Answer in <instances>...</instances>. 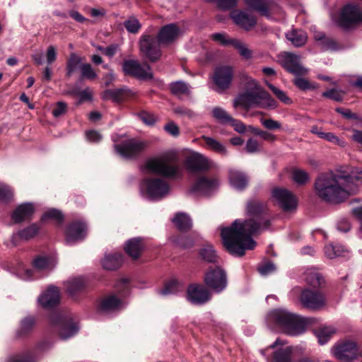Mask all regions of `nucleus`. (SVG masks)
<instances>
[{
  "label": "nucleus",
  "instance_id": "1",
  "mask_svg": "<svg viewBox=\"0 0 362 362\" xmlns=\"http://www.w3.org/2000/svg\"><path fill=\"white\" fill-rule=\"evenodd\" d=\"M267 211V206L263 202L250 200L246 205L247 218L244 221L235 220L230 227L221 229L223 243L230 253L243 256L246 250L255 248L256 243L251 235L260 233L270 224Z\"/></svg>",
  "mask_w": 362,
  "mask_h": 362
},
{
  "label": "nucleus",
  "instance_id": "2",
  "mask_svg": "<svg viewBox=\"0 0 362 362\" xmlns=\"http://www.w3.org/2000/svg\"><path fill=\"white\" fill-rule=\"evenodd\" d=\"M350 179L342 172L322 173L315 182V193L329 203H341L354 194L355 188L350 184Z\"/></svg>",
  "mask_w": 362,
  "mask_h": 362
},
{
  "label": "nucleus",
  "instance_id": "3",
  "mask_svg": "<svg viewBox=\"0 0 362 362\" xmlns=\"http://www.w3.org/2000/svg\"><path fill=\"white\" fill-rule=\"evenodd\" d=\"M143 170L174 179L182 176V168L178 164V155L174 151L147 160L144 164Z\"/></svg>",
  "mask_w": 362,
  "mask_h": 362
},
{
  "label": "nucleus",
  "instance_id": "4",
  "mask_svg": "<svg viewBox=\"0 0 362 362\" xmlns=\"http://www.w3.org/2000/svg\"><path fill=\"white\" fill-rule=\"evenodd\" d=\"M267 322L269 326H277L291 336L301 334L306 329L303 318L283 308L271 311L267 316Z\"/></svg>",
  "mask_w": 362,
  "mask_h": 362
},
{
  "label": "nucleus",
  "instance_id": "5",
  "mask_svg": "<svg viewBox=\"0 0 362 362\" xmlns=\"http://www.w3.org/2000/svg\"><path fill=\"white\" fill-rule=\"evenodd\" d=\"M233 106L234 107L242 106L247 109L251 107L275 108L276 102L266 91L257 90L240 95L234 100Z\"/></svg>",
  "mask_w": 362,
  "mask_h": 362
},
{
  "label": "nucleus",
  "instance_id": "6",
  "mask_svg": "<svg viewBox=\"0 0 362 362\" xmlns=\"http://www.w3.org/2000/svg\"><path fill=\"white\" fill-rule=\"evenodd\" d=\"M55 262L49 257L40 256L33 262V269L27 268L24 264L20 263L16 274L23 280H31L40 277L41 273L47 274L54 269Z\"/></svg>",
  "mask_w": 362,
  "mask_h": 362
},
{
  "label": "nucleus",
  "instance_id": "7",
  "mask_svg": "<svg viewBox=\"0 0 362 362\" xmlns=\"http://www.w3.org/2000/svg\"><path fill=\"white\" fill-rule=\"evenodd\" d=\"M170 192L169 183L162 178H148L144 180L140 184L141 195L149 200H160Z\"/></svg>",
  "mask_w": 362,
  "mask_h": 362
},
{
  "label": "nucleus",
  "instance_id": "8",
  "mask_svg": "<svg viewBox=\"0 0 362 362\" xmlns=\"http://www.w3.org/2000/svg\"><path fill=\"white\" fill-rule=\"evenodd\" d=\"M117 288L123 290L124 293H120L119 296L110 295L104 298L100 305L99 310L103 313H112L119 311L123 309L127 303L124 297L129 293V282L127 279H122L117 284Z\"/></svg>",
  "mask_w": 362,
  "mask_h": 362
},
{
  "label": "nucleus",
  "instance_id": "9",
  "mask_svg": "<svg viewBox=\"0 0 362 362\" xmlns=\"http://www.w3.org/2000/svg\"><path fill=\"white\" fill-rule=\"evenodd\" d=\"M260 352L265 356H272L273 362H293V347L286 340L279 338Z\"/></svg>",
  "mask_w": 362,
  "mask_h": 362
},
{
  "label": "nucleus",
  "instance_id": "10",
  "mask_svg": "<svg viewBox=\"0 0 362 362\" xmlns=\"http://www.w3.org/2000/svg\"><path fill=\"white\" fill-rule=\"evenodd\" d=\"M360 23H362V11L357 6L351 4L341 8L337 20V25L344 29Z\"/></svg>",
  "mask_w": 362,
  "mask_h": 362
},
{
  "label": "nucleus",
  "instance_id": "11",
  "mask_svg": "<svg viewBox=\"0 0 362 362\" xmlns=\"http://www.w3.org/2000/svg\"><path fill=\"white\" fill-rule=\"evenodd\" d=\"M293 292H300V303L307 309L316 310L325 305V296L319 291L308 288L300 290L299 288H296Z\"/></svg>",
  "mask_w": 362,
  "mask_h": 362
},
{
  "label": "nucleus",
  "instance_id": "12",
  "mask_svg": "<svg viewBox=\"0 0 362 362\" xmlns=\"http://www.w3.org/2000/svg\"><path fill=\"white\" fill-rule=\"evenodd\" d=\"M160 45L153 36L144 34L139 40L140 52L150 62H156L161 56Z\"/></svg>",
  "mask_w": 362,
  "mask_h": 362
},
{
  "label": "nucleus",
  "instance_id": "13",
  "mask_svg": "<svg viewBox=\"0 0 362 362\" xmlns=\"http://www.w3.org/2000/svg\"><path fill=\"white\" fill-rule=\"evenodd\" d=\"M116 152L124 158H132L141 153L147 146V142L136 139H128L119 144H115Z\"/></svg>",
  "mask_w": 362,
  "mask_h": 362
},
{
  "label": "nucleus",
  "instance_id": "14",
  "mask_svg": "<svg viewBox=\"0 0 362 362\" xmlns=\"http://www.w3.org/2000/svg\"><path fill=\"white\" fill-rule=\"evenodd\" d=\"M206 285L216 293L223 291L227 286V276L225 271L219 267H211L205 274Z\"/></svg>",
  "mask_w": 362,
  "mask_h": 362
},
{
  "label": "nucleus",
  "instance_id": "15",
  "mask_svg": "<svg viewBox=\"0 0 362 362\" xmlns=\"http://www.w3.org/2000/svg\"><path fill=\"white\" fill-rule=\"evenodd\" d=\"M272 197L284 211H291L297 207L296 197L287 189L274 188L272 192Z\"/></svg>",
  "mask_w": 362,
  "mask_h": 362
},
{
  "label": "nucleus",
  "instance_id": "16",
  "mask_svg": "<svg viewBox=\"0 0 362 362\" xmlns=\"http://www.w3.org/2000/svg\"><path fill=\"white\" fill-rule=\"evenodd\" d=\"M280 64L288 72L295 75L302 76L307 74L308 70L300 64L299 56L291 52H282L278 56Z\"/></svg>",
  "mask_w": 362,
  "mask_h": 362
},
{
  "label": "nucleus",
  "instance_id": "17",
  "mask_svg": "<svg viewBox=\"0 0 362 362\" xmlns=\"http://www.w3.org/2000/svg\"><path fill=\"white\" fill-rule=\"evenodd\" d=\"M332 351L337 358L344 362H348L358 355L356 344L351 340L339 342L332 348Z\"/></svg>",
  "mask_w": 362,
  "mask_h": 362
},
{
  "label": "nucleus",
  "instance_id": "18",
  "mask_svg": "<svg viewBox=\"0 0 362 362\" xmlns=\"http://www.w3.org/2000/svg\"><path fill=\"white\" fill-rule=\"evenodd\" d=\"M233 78V69L229 66L217 67L212 76V80L216 86V90L222 92L228 89Z\"/></svg>",
  "mask_w": 362,
  "mask_h": 362
},
{
  "label": "nucleus",
  "instance_id": "19",
  "mask_svg": "<svg viewBox=\"0 0 362 362\" xmlns=\"http://www.w3.org/2000/svg\"><path fill=\"white\" fill-rule=\"evenodd\" d=\"M122 70L125 75L132 76L139 79H150L153 75L149 65H141L136 60H126L122 65Z\"/></svg>",
  "mask_w": 362,
  "mask_h": 362
},
{
  "label": "nucleus",
  "instance_id": "20",
  "mask_svg": "<svg viewBox=\"0 0 362 362\" xmlns=\"http://www.w3.org/2000/svg\"><path fill=\"white\" fill-rule=\"evenodd\" d=\"M212 162L205 156L192 152L185 159V165L190 172H199L206 170L211 168Z\"/></svg>",
  "mask_w": 362,
  "mask_h": 362
},
{
  "label": "nucleus",
  "instance_id": "21",
  "mask_svg": "<svg viewBox=\"0 0 362 362\" xmlns=\"http://www.w3.org/2000/svg\"><path fill=\"white\" fill-rule=\"evenodd\" d=\"M60 301V293L58 288L49 286L38 297V303L44 308H51Z\"/></svg>",
  "mask_w": 362,
  "mask_h": 362
},
{
  "label": "nucleus",
  "instance_id": "22",
  "mask_svg": "<svg viewBox=\"0 0 362 362\" xmlns=\"http://www.w3.org/2000/svg\"><path fill=\"white\" fill-rule=\"evenodd\" d=\"M219 182L216 178L200 177L192 187V191L204 195H208L217 189Z\"/></svg>",
  "mask_w": 362,
  "mask_h": 362
},
{
  "label": "nucleus",
  "instance_id": "23",
  "mask_svg": "<svg viewBox=\"0 0 362 362\" xmlns=\"http://www.w3.org/2000/svg\"><path fill=\"white\" fill-rule=\"evenodd\" d=\"M86 233L87 227L84 222H73L66 230V241L68 244H72L83 239Z\"/></svg>",
  "mask_w": 362,
  "mask_h": 362
},
{
  "label": "nucleus",
  "instance_id": "24",
  "mask_svg": "<svg viewBox=\"0 0 362 362\" xmlns=\"http://www.w3.org/2000/svg\"><path fill=\"white\" fill-rule=\"evenodd\" d=\"M230 17L236 25L246 30H250L257 23L255 17L246 11H233L230 13Z\"/></svg>",
  "mask_w": 362,
  "mask_h": 362
},
{
  "label": "nucleus",
  "instance_id": "25",
  "mask_svg": "<svg viewBox=\"0 0 362 362\" xmlns=\"http://www.w3.org/2000/svg\"><path fill=\"white\" fill-rule=\"evenodd\" d=\"M211 298L210 292L204 286H190L187 291V300L194 304H202Z\"/></svg>",
  "mask_w": 362,
  "mask_h": 362
},
{
  "label": "nucleus",
  "instance_id": "26",
  "mask_svg": "<svg viewBox=\"0 0 362 362\" xmlns=\"http://www.w3.org/2000/svg\"><path fill=\"white\" fill-rule=\"evenodd\" d=\"M40 228V223H34L19 230L11 236L13 245H17L19 240H29L35 238L39 233Z\"/></svg>",
  "mask_w": 362,
  "mask_h": 362
},
{
  "label": "nucleus",
  "instance_id": "27",
  "mask_svg": "<svg viewBox=\"0 0 362 362\" xmlns=\"http://www.w3.org/2000/svg\"><path fill=\"white\" fill-rule=\"evenodd\" d=\"M180 30L175 24L163 26L158 34V40L161 45H169L174 42L180 35Z\"/></svg>",
  "mask_w": 362,
  "mask_h": 362
},
{
  "label": "nucleus",
  "instance_id": "28",
  "mask_svg": "<svg viewBox=\"0 0 362 362\" xmlns=\"http://www.w3.org/2000/svg\"><path fill=\"white\" fill-rule=\"evenodd\" d=\"M35 211L34 205L32 203H23L18 206L11 214V218L16 223L31 218Z\"/></svg>",
  "mask_w": 362,
  "mask_h": 362
},
{
  "label": "nucleus",
  "instance_id": "29",
  "mask_svg": "<svg viewBox=\"0 0 362 362\" xmlns=\"http://www.w3.org/2000/svg\"><path fill=\"white\" fill-rule=\"evenodd\" d=\"M244 3L250 8L257 11L267 18L269 17V11L273 6L272 2L269 0H244Z\"/></svg>",
  "mask_w": 362,
  "mask_h": 362
},
{
  "label": "nucleus",
  "instance_id": "30",
  "mask_svg": "<svg viewBox=\"0 0 362 362\" xmlns=\"http://www.w3.org/2000/svg\"><path fill=\"white\" fill-rule=\"evenodd\" d=\"M122 262V255L119 252H113L105 254L101 261V264L106 270H115L118 269Z\"/></svg>",
  "mask_w": 362,
  "mask_h": 362
},
{
  "label": "nucleus",
  "instance_id": "31",
  "mask_svg": "<svg viewBox=\"0 0 362 362\" xmlns=\"http://www.w3.org/2000/svg\"><path fill=\"white\" fill-rule=\"evenodd\" d=\"M230 185L237 190L243 189L248 182L247 176L242 172L237 170H230L229 173Z\"/></svg>",
  "mask_w": 362,
  "mask_h": 362
},
{
  "label": "nucleus",
  "instance_id": "32",
  "mask_svg": "<svg viewBox=\"0 0 362 362\" xmlns=\"http://www.w3.org/2000/svg\"><path fill=\"white\" fill-rule=\"evenodd\" d=\"M59 320L61 325L59 336L62 339H67L77 333L78 327L76 323L66 322L62 317H59Z\"/></svg>",
  "mask_w": 362,
  "mask_h": 362
},
{
  "label": "nucleus",
  "instance_id": "33",
  "mask_svg": "<svg viewBox=\"0 0 362 362\" xmlns=\"http://www.w3.org/2000/svg\"><path fill=\"white\" fill-rule=\"evenodd\" d=\"M143 249L142 240L140 238L129 240L125 245L124 250L132 259H137Z\"/></svg>",
  "mask_w": 362,
  "mask_h": 362
},
{
  "label": "nucleus",
  "instance_id": "34",
  "mask_svg": "<svg viewBox=\"0 0 362 362\" xmlns=\"http://www.w3.org/2000/svg\"><path fill=\"white\" fill-rule=\"evenodd\" d=\"M202 139L206 148L223 156L228 153L226 146L216 139L208 136H202Z\"/></svg>",
  "mask_w": 362,
  "mask_h": 362
},
{
  "label": "nucleus",
  "instance_id": "35",
  "mask_svg": "<svg viewBox=\"0 0 362 362\" xmlns=\"http://www.w3.org/2000/svg\"><path fill=\"white\" fill-rule=\"evenodd\" d=\"M314 38L317 41V45L322 50L335 51L339 49L334 40L326 37L322 33H316Z\"/></svg>",
  "mask_w": 362,
  "mask_h": 362
},
{
  "label": "nucleus",
  "instance_id": "36",
  "mask_svg": "<svg viewBox=\"0 0 362 362\" xmlns=\"http://www.w3.org/2000/svg\"><path fill=\"white\" fill-rule=\"evenodd\" d=\"M311 132L313 134H316L320 139H323L330 143L334 144H337L339 146H344L345 141L340 139L338 136L334 134L332 132H324L321 130V129L315 126L311 128Z\"/></svg>",
  "mask_w": 362,
  "mask_h": 362
},
{
  "label": "nucleus",
  "instance_id": "37",
  "mask_svg": "<svg viewBox=\"0 0 362 362\" xmlns=\"http://www.w3.org/2000/svg\"><path fill=\"white\" fill-rule=\"evenodd\" d=\"M286 37L295 47H301L307 41V35L303 30H293L287 33Z\"/></svg>",
  "mask_w": 362,
  "mask_h": 362
},
{
  "label": "nucleus",
  "instance_id": "38",
  "mask_svg": "<svg viewBox=\"0 0 362 362\" xmlns=\"http://www.w3.org/2000/svg\"><path fill=\"white\" fill-rule=\"evenodd\" d=\"M348 252L349 250L339 244H329L325 247V255L329 259L345 256Z\"/></svg>",
  "mask_w": 362,
  "mask_h": 362
},
{
  "label": "nucleus",
  "instance_id": "39",
  "mask_svg": "<svg viewBox=\"0 0 362 362\" xmlns=\"http://www.w3.org/2000/svg\"><path fill=\"white\" fill-rule=\"evenodd\" d=\"M175 226L180 230H187L192 226V219L185 213L180 212L175 214L173 219Z\"/></svg>",
  "mask_w": 362,
  "mask_h": 362
},
{
  "label": "nucleus",
  "instance_id": "40",
  "mask_svg": "<svg viewBox=\"0 0 362 362\" xmlns=\"http://www.w3.org/2000/svg\"><path fill=\"white\" fill-rule=\"evenodd\" d=\"M183 289V286L177 280L172 279L165 284L163 288L159 291V293L165 296L175 294Z\"/></svg>",
  "mask_w": 362,
  "mask_h": 362
},
{
  "label": "nucleus",
  "instance_id": "41",
  "mask_svg": "<svg viewBox=\"0 0 362 362\" xmlns=\"http://www.w3.org/2000/svg\"><path fill=\"white\" fill-rule=\"evenodd\" d=\"M66 291L71 296L82 290L85 282L82 277L71 278L65 282Z\"/></svg>",
  "mask_w": 362,
  "mask_h": 362
},
{
  "label": "nucleus",
  "instance_id": "42",
  "mask_svg": "<svg viewBox=\"0 0 362 362\" xmlns=\"http://www.w3.org/2000/svg\"><path fill=\"white\" fill-rule=\"evenodd\" d=\"M304 276L305 281L308 284L315 287L320 286L323 281L320 274L316 270V269L313 267L306 269L304 272Z\"/></svg>",
  "mask_w": 362,
  "mask_h": 362
},
{
  "label": "nucleus",
  "instance_id": "43",
  "mask_svg": "<svg viewBox=\"0 0 362 362\" xmlns=\"http://www.w3.org/2000/svg\"><path fill=\"white\" fill-rule=\"evenodd\" d=\"M200 257L208 262H216L218 259V255L214 246L211 244H206L199 250Z\"/></svg>",
  "mask_w": 362,
  "mask_h": 362
},
{
  "label": "nucleus",
  "instance_id": "44",
  "mask_svg": "<svg viewBox=\"0 0 362 362\" xmlns=\"http://www.w3.org/2000/svg\"><path fill=\"white\" fill-rule=\"evenodd\" d=\"M232 46L238 52L242 58L250 60L253 57V52L244 42L238 40H233Z\"/></svg>",
  "mask_w": 362,
  "mask_h": 362
},
{
  "label": "nucleus",
  "instance_id": "45",
  "mask_svg": "<svg viewBox=\"0 0 362 362\" xmlns=\"http://www.w3.org/2000/svg\"><path fill=\"white\" fill-rule=\"evenodd\" d=\"M334 333L335 329L332 327H321L315 331V335L321 345L326 344Z\"/></svg>",
  "mask_w": 362,
  "mask_h": 362
},
{
  "label": "nucleus",
  "instance_id": "46",
  "mask_svg": "<svg viewBox=\"0 0 362 362\" xmlns=\"http://www.w3.org/2000/svg\"><path fill=\"white\" fill-rule=\"evenodd\" d=\"M170 88L171 92L177 96L187 95L190 92V87L182 81L171 83Z\"/></svg>",
  "mask_w": 362,
  "mask_h": 362
},
{
  "label": "nucleus",
  "instance_id": "47",
  "mask_svg": "<svg viewBox=\"0 0 362 362\" xmlns=\"http://www.w3.org/2000/svg\"><path fill=\"white\" fill-rule=\"evenodd\" d=\"M81 63V59L75 53L70 54L66 64V75L71 76L78 69Z\"/></svg>",
  "mask_w": 362,
  "mask_h": 362
},
{
  "label": "nucleus",
  "instance_id": "48",
  "mask_svg": "<svg viewBox=\"0 0 362 362\" xmlns=\"http://www.w3.org/2000/svg\"><path fill=\"white\" fill-rule=\"evenodd\" d=\"M125 88H118L114 90H106L102 94L104 100H112L114 102H119L125 92Z\"/></svg>",
  "mask_w": 362,
  "mask_h": 362
},
{
  "label": "nucleus",
  "instance_id": "49",
  "mask_svg": "<svg viewBox=\"0 0 362 362\" xmlns=\"http://www.w3.org/2000/svg\"><path fill=\"white\" fill-rule=\"evenodd\" d=\"M48 220H54L61 223L63 220V215L61 211L55 209H51L47 211L41 217V222H45Z\"/></svg>",
  "mask_w": 362,
  "mask_h": 362
},
{
  "label": "nucleus",
  "instance_id": "50",
  "mask_svg": "<svg viewBox=\"0 0 362 362\" xmlns=\"http://www.w3.org/2000/svg\"><path fill=\"white\" fill-rule=\"evenodd\" d=\"M213 116L221 123L228 124L232 117L223 108L215 107L213 111Z\"/></svg>",
  "mask_w": 362,
  "mask_h": 362
},
{
  "label": "nucleus",
  "instance_id": "51",
  "mask_svg": "<svg viewBox=\"0 0 362 362\" xmlns=\"http://www.w3.org/2000/svg\"><path fill=\"white\" fill-rule=\"evenodd\" d=\"M351 179L350 184L355 188L354 194L358 192V187L356 182H362V170L360 168H356L353 170L350 174L345 173Z\"/></svg>",
  "mask_w": 362,
  "mask_h": 362
},
{
  "label": "nucleus",
  "instance_id": "52",
  "mask_svg": "<svg viewBox=\"0 0 362 362\" xmlns=\"http://www.w3.org/2000/svg\"><path fill=\"white\" fill-rule=\"evenodd\" d=\"M6 362H37L33 354L27 353L22 355L12 356L8 358Z\"/></svg>",
  "mask_w": 362,
  "mask_h": 362
},
{
  "label": "nucleus",
  "instance_id": "53",
  "mask_svg": "<svg viewBox=\"0 0 362 362\" xmlns=\"http://www.w3.org/2000/svg\"><path fill=\"white\" fill-rule=\"evenodd\" d=\"M127 30L132 33H136L141 28V25L135 17H130L124 23Z\"/></svg>",
  "mask_w": 362,
  "mask_h": 362
},
{
  "label": "nucleus",
  "instance_id": "54",
  "mask_svg": "<svg viewBox=\"0 0 362 362\" xmlns=\"http://www.w3.org/2000/svg\"><path fill=\"white\" fill-rule=\"evenodd\" d=\"M13 197L11 188L4 183H0V202H7Z\"/></svg>",
  "mask_w": 362,
  "mask_h": 362
},
{
  "label": "nucleus",
  "instance_id": "55",
  "mask_svg": "<svg viewBox=\"0 0 362 362\" xmlns=\"http://www.w3.org/2000/svg\"><path fill=\"white\" fill-rule=\"evenodd\" d=\"M293 181L298 185H303L309 180L308 174L302 170H294L292 174Z\"/></svg>",
  "mask_w": 362,
  "mask_h": 362
},
{
  "label": "nucleus",
  "instance_id": "56",
  "mask_svg": "<svg viewBox=\"0 0 362 362\" xmlns=\"http://www.w3.org/2000/svg\"><path fill=\"white\" fill-rule=\"evenodd\" d=\"M81 76L87 79H95L98 75L89 64H83L81 66Z\"/></svg>",
  "mask_w": 362,
  "mask_h": 362
},
{
  "label": "nucleus",
  "instance_id": "57",
  "mask_svg": "<svg viewBox=\"0 0 362 362\" xmlns=\"http://www.w3.org/2000/svg\"><path fill=\"white\" fill-rule=\"evenodd\" d=\"M267 86L274 93V94L283 103L286 104L291 103V99L286 95L285 92L275 87L274 85L267 83Z\"/></svg>",
  "mask_w": 362,
  "mask_h": 362
},
{
  "label": "nucleus",
  "instance_id": "58",
  "mask_svg": "<svg viewBox=\"0 0 362 362\" xmlns=\"http://www.w3.org/2000/svg\"><path fill=\"white\" fill-rule=\"evenodd\" d=\"M245 150L249 153H257L260 151V145L257 140L250 139L246 142Z\"/></svg>",
  "mask_w": 362,
  "mask_h": 362
},
{
  "label": "nucleus",
  "instance_id": "59",
  "mask_svg": "<svg viewBox=\"0 0 362 362\" xmlns=\"http://www.w3.org/2000/svg\"><path fill=\"white\" fill-rule=\"evenodd\" d=\"M294 84L303 90L313 88L314 86L305 78L302 77H296L293 81Z\"/></svg>",
  "mask_w": 362,
  "mask_h": 362
},
{
  "label": "nucleus",
  "instance_id": "60",
  "mask_svg": "<svg viewBox=\"0 0 362 362\" xmlns=\"http://www.w3.org/2000/svg\"><path fill=\"white\" fill-rule=\"evenodd\" d=\"M139 117L141 120L147 125H153L158 119L156 115L147 112L140 113Z\"/></svg>",
  "mask_w": 362,
  "mask_h": 362
},
{
  "label": "nucleus",
  "instance_id": "61",
  "mask_svg": "<svg viewBox=\"0 0 362 362\" xmlns=\"http://www.w3.org/2000/svg\"><path fill=\"white\" fill-rule=\"evenodd\" d=\"M213 40L219 42L223 45H232V41L233 39H228L226 34L224 33H215L211 35Z\"/></svg>",
  "mask_w": 362,
  "mask_h": 362
},
{
  "label": "nucleus",
  "instance_id": "62",
  "mask_svg": "<svg viewBox=\"0 0 362 362\" xmlns=\"http://www.w3.org/2000/svg\"><path fill=\"white\" fill-rule=\"evenodd\" d=\"M276 269L275 265L272 262L265 263L259 267L258 271L262 276H267L272 272H274Z\"/></svg>",
  "mask_w": 362,
  "mask_h": 362
},
{
  "label": "nucleus",
  "instance_id": "63",
  "mask_svg": "<svg viewBox=\"0 0 362 362\" xmlns=\"http://www.w3.org/2000/svg\"><path fill=\"white\" fill-rule=\"evenodd\" d=\"M35 324V319L33 317H25L21 322V330L23 332L30 330Z\"/></svg>",
  "mask_w": 362,
  "mask_h": 362
},
{
  "label": "nucleus",
  "instance_id": "64",
  "mask_svg": "<svg viewBox=\"0 0 362 362\" xmlns=\"http://www.w3.org/2000/svg\"><path fill=\"white\" fill-rule=\"evenodd\" d=\"M164 129L170 135L173 136H177L180 134V129L177 125L173 122H170L167 123Z\"/></svg>",
  "mask_w": 362,
  "mask_h": 362
}]
</instances>
